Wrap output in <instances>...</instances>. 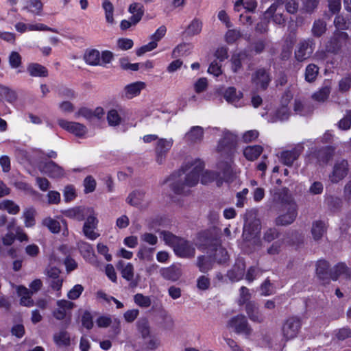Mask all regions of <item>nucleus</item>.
I'll return each mask as SVG.
<instances>
[{"instance_id": "nucleus-41", "label": "nucleus", "mask_w": 351, "mask_h": 351, "mask_svg": "<svg viewBox=\"0 0 351 351\" xmlns=\"http://www.w3.org/2000/svg\"><path fill=\"white\" fill-rule=\"evenodd\" d=\"M214 245L215 247L212 248L211 250H215V259L219 263H225L228 259L227 251L220 245L217 244V241H215Z\"/></svg>"}, {"instance_id": "nucleus-45", "label": "nucleus", "mask_w": 351, "mask_h": 351, "mask_svg": "<svg viewBox=\"0 0 351 351\" xmlns=\"http://www.w3.org/2000/svg\"><path fill=\"white\" fill-rule=\"evenodd\" d=\"M245 266L241 263L238 266H235L233 269L228 272V276L232 281H238L241 280L244 274Z\"/></svg>"}, {"instance_id": "nucleus-54", "label": "nucleus", "mask_w": 351, "mask_h": 351, "mask_svg": "<svg viewBox=\"0 0 351 351\" xmlns=\"http://www.w3.org/2000/svg\"><path fill=\"white\" fill-rule=\"evenodd\" d=\"M330 93V87L326 86L322 87L317 92L315 93L313 95V98L319 102H324L326 101Z\"/></svg>"}, {"instance_id": "nucleus-6", "label": "nucleus", "mask_w": 351, "mask_h": 351, "mask_svg": "<svg viewBox=\"0 0 351 351\" xmlns=\"http://www.w3.org/2000/svg\"><path fill=\"white\" fill-rule=\"evenodd\" d=\"M82 227L84 235L88 239L94 241L99 237V234L96 231L99 223L97 214L94 209L93 213L89 214L86 218Z\"/></svg>"}, {"instance_id": "nucleus-61", "label": "nucleus", "mask_w": 351, "mask_h": 351, "mask_svg": "<svg viewBox=\"0 0 351 351\" xmlns=\"http://www.w3.org/2000/svg\"><path fill=\"white\" fill-rule=\"evenodd\" d=\"M259 132L256 130H251L246 131L242 136V141L245 143H249L254 141L258 138Z\"/></svg>"}, {"instance_id": "nucleus-53", "label": "nucleus", "mask_w": 351, "mask_h": 351, "mask_svg": "<svg viewBox=\"0 0 351 351\" xmlns=\"http://www.w3.org/2000/svg\"><path fill=\"white\" fill-rule=\"evenodd\" d=\"M197 265L202 272H206L212 269L213 265L210 259L206 258L204 256L197 257Z\"/></svg>"}, {"instance_id": "nucleus-17", "label": "nucleus", "mask_w": 351, "mask_h": 351, "mask_svg": "<svg viewBox=\"0 0 351 351\" xmlns=\"http://www.w3.org/2000/svg\"><path fill=\"white\" fill-rule=\"evenodd\" d=\"M348 171V164L345 160L337 161L330 176V180L333 183H337L346 176Z\"/></svg>"}, {"instance_id": "nucleus-34", "label": "nucleus", "mask_w": 351, "mask_h": 351, "mask_svg": "<svg viewBox=\"0 0 351 351\" xmlns=\"http://www.w3.org/2000/svg\"><path fill=\"white\" fill-rule=\"evenodd\" d=\"M182 273L179 267L171 266L167 268H163L161 270V275L167 280L176 281L179 279Z\"/></svg>"}, {"instance_id": "nucleus-31", "label": "nucleus", "mask_w": 351, "mask_h": 351, "mask_svg": "<svg viewBox=\"0 0 351 351\" xmlns=\"http://www.w3.org/2000/svg\"><path fill=\"white\" fill-rule=\"evenodd\" d=\"M248 57L246 51L234 53L232 54L231 62V69L234 73L239 72L241 69L242 62H244Z\"/></svg>"}, {"instance_id": "nucleus-64", "label": "nucleus", "mask_w": 351, "mask_h": 351, "mask_svg": "<svg viewBox=\"0 0 351 351\" xmlns=\"http://www.w3.org/2000/svg\"><path fill=\"white\" fill-rule=\"evenodd\" d=\"M84 287L81 285H75L67 293V297L70 300H76L82 293Z\"/></svg>"}, {"instance_id": "nucleus-24", "label": "nucleus", "mask_w": 351, "mask_h": 351, "mask_svg": "<svg viewBox=\"0 0 351 351\" xmlns=\"http://www.w3.org/2000/svg\"><path fill=\"white\" fill-rule=\"evenodd\" d=\"M125 115V110L122 108H113L107 113V121L110 126L115 127L119 125Z\"/></svg>"}, {"instance_id": "nucleus-37", "label": "nucleus", "mask_w": 351, "mask_h": 351, "mask_svg": "<svg viewBox=\"0 0 351 351\" xmlns=\"http://www.w3.org/2000/svg\"><path fill=\"white\" fill-rule=\"evenodd\" d=\"M0 210H5L10 215H16L20 211V207L12 200L4 199L0 202Z\"/></svg>"}, {"instance_id": "nucleus-33", "label": "nucleus", "mask_w": 351, "mask_h": 351, "mask_svg": "<svg viewBox=\"0 0 351 351\" xmlns=\"http://www.w3.org/2000/svg\"><path fill=\"white\" fill-rule=\"evenodd\" d=\"M128 12L132 14V19L134 23H138L143 14H144V7L140 3L134 2L129 5Z\"/></svg>"}, {"instance_id": "nucleus-59", "label": "nucleus", "mask_w": 351, "mask_h": 351, "mask_svg": "<svg viewBox=\"0 0 351 351\" xmlns=\"http://www.w3.org/2000/svg\"><path fill=\"white\" fill-rule=\"evenodd\" d=\"M21 59V56L18 52L12 51L8 58L10 67L12 69L19 68L22 64Z\"/></svg>"}, {"instance_id": "nucleus-57", "label": "nucleus", "mask_w": 351, "mask_h": 351, "mask_svg": "<svg viewBox=\"0 0 351 351\" xmlns=\"http://www.w3.org/2000/svg\"><path fill=\"white\" fill-rule=\"evenodd\" d=\"M134 301L138 306L143 308H147L152 304L150 298L149 296H145L142 293H136L134 295Z\"/></svg>"}, {"instance_id": "nucleus-4", "label": "nucleus", "mask_w": 351, "mask_h": 351, "mask_svg": "<svg viewBox=\"0 0 351 351\" xmlns=\"http://www.w3.org/2000/svg\"><path fill=\"white\" fill-rule=\"evenodd\" d=\"M219 172L205 171L202 174L201 182L207 184L215 182L220 186L223 182H228L232 176V168L230 159L218 164Z\"/></svg>"}, {"instance_id": "nucleus-63", "label": "nucleus", "mask_w": 351, "mask_h": 351, "mask_svg": "<svg viewBox=\"0 0 351 351\" xmlns=\"http://www.w3.org/2000/svg\"><path fill=\"white\" fill-rule=\"evenodd\" d=\"M338 126L341 130H348L351 126V110L346 111L345 116L339 121Z\"/></svg>"}, {"instance_id": "nucleus-36", "label": "nucleus", "mask_w": 351, "mask_h": 351, "mask_svg": "<svg viewBox=\"0 0 351 351\" xmlns=\"http://www.w3.org/2000/svg\"><path fill=\"white\" fill-rule=\"evenodd\" d=\"M263 150V149L261 145L247 146L243 149V155L248 160L253 161L258 158L262 154Z\"/></svg>"}, {"instance_id": "nucleus-56", "label": "nucleus", "mask_w": 351, "mask_h": 351, "mask_svg": "<svg viewBox=\"0 0 351 351\" xmlns=\"http://www.w3.org/2000/svg\"><path fill=\"white\" fill-rule=\"evenodd\" d=\"M302 10L306 13H313L317 8L319 0H301Z\"/></svg>"}, {"instance_id": "nucleus-8", "label": "nucleus", "mask_w": 351, "mask_h": 351, "mask_svg": "<svg viewBox=\"0 0 351 351\" xmlns=\"http://www.w3.org/2000/svg\"><path fill=\"white\" fill-rule=\"evenodd\" d=\"M301 321L296 317L288 318L282 325V332L286 341L294 339L301 328Z\"/></svg>"}, {"instance_id": "nucleus-2", "label": "nucleus", "mask_w": 351, "mask_h": 351, "mask_svg": "<svg viewBox=\"0 0 351 351\" xmlns=\"http://www.w3.org/2000/svg\"><path fill=\"white\" fill-rule=\"evenodd\" d=\"M160 237L166 245L173 248L175 254L178 257L191 258L195 256V245L189 241L178 237L165 230L160 233Z\"/></svg>"}, {"instance_id": "nucleus-23", "label": "nucleus", "mask_w": 351, "mask_h": 351, "mask_svg": "<svg viewBox=\"0 0 351 351\" xmlns=\"http://www.w3.org/2000/svg\"><path fill=\"white\" fill-rule=\"evenodd\" d=\"M333 148H332L331 147H326L319 150L317 153H314L311 156H309L308 159L312 162H313V159H315L316 162L320 164H325L327 163L330 160L333 155Z\"/></svg>"}, {"instance_id": "nucleus-51", "label": "nucleus", "mask_w": 351, "mask_h": 351, "mask_svg": "<svg viewBox=\"0 0 351 351\" xmlns=\"http://www.w3.org/2000/svg\"><path fill=\"white\" fill-rule=\"evenodd\" d=\"M43 224L46 226L52 233H58L60 231V222L51 217H47L43 221Z\"/></svg>"}, {"instance_id": "nucleus-11", "label": "nucleus", "mask_w": 351, "mask_h": 351, "mask_svg": "<svg viewBox=\"0 0 351 351\" xmlns=\"http://www.w3.org/2000/svg\"><path fill=\"white\" fill-rule=\"evenodd\" d=\"M314 51V42L312 39L302 40L299 42L295 50V58L302 62L311 56Z\"/></svg>"}, {"instance_id": "nucleus-5", "label": "nucleus", "mask_w": 351, "mask_h": 351, "mask_svg": "<svg viewBox=\"0 0 351 351\" xmlns=\"http://www.w3.org/2000/svg\"><path fill=\"white\" fill-rule=\"evenodd\" d=\"M227 326L229 328L232 329L235 333L243 335L245 337H249L253 332L252 328L243 315H237L232 317L228 322Z\"/></svg>"}, {"instance_id": "nucleus-1", "label": "nucleus", "mask_w": 351, "mask_h": 351, "mask_svg": "<svg viewBox=\"0 0 351 351\" xmlns=\"http://www.w3.org/2000/svg\"><path fill=\"white\" fill-rule=\"evenodd\" d=\"M204 169V165L200 160H195L191 164H187L179 172L178 177L176 174L171 176L167 182L172 191L179 195L187 194L190 188L197 184L200 173Z\"/></svg>"}, {"instance_id": "nucleus-40", "label": "nucleus", "mask_w": 351, "mask_h": 351, "mask_svg": "<svg viewBox=\"0 0 351 351\" xmlns=\"http://www.w3.org/2000/svg\"><path fill=\"white\" fill-rule=\"evenodd\" d=\"M257 6V3L255 0H238L235 2L234 10L236 12H239L241 7L250 12H253Z\"/></svg>"}, {"instance_id": "nucleus-13", "label": "nucleus", "mask_w": 351, "mask_h": 351, "mask_svg": "<svg viewBox=\"0 0 351 351\" xmlns=\"http://www.w3.org/2000/svg\"><path fill=\"white\" fill-rule=\"evenodd\" d=\"M58 123L62 129L78 137H82L87 132L86 126L77 122L60 119L58 120Z\"/></svg>"}, {"instance_id": "nucleus-44", "label": "nucleus", "mask_w": 351, "mask_h": 351, "mask_svg": "<svg viewBox=\"0 0 351 351\" xmlns=\"http://www.w3.org/2000/svg\"><path fill=\"white\" fill-rule=\"evenodd\" d=\"M78 247L81 254L85 259L88 261L93 259L95 256L94 250L90 244L86 242H82L79 243Z\"/></svg>"}, {"instance_id": "nucleus-3", "label": "nucleus", "mask_w": 351, "mask_h": 351, "mask_svg": "<svg viewBox=\"0 0 351 351\" xmlns=\"http://www.w3.org/2000/svg\"><path fill=\"white\" fill-rule=\"evenodd\" d=\"M278 195L282 204V213L276 217L275 223L277 226H282L290 225L297 217V204L285 190L278 193Z\"/></svg>"}, {"instance_id": "nucleus-49", "label": "nucleus", "mask_w": 351, "mask_h": 351, "mask_svg": "<svg viewBox=\"0 0 351 351\" xmlns=\"http://www.w3.org/2000/svg\"><path fill=\"white\" fill-rule=\"evenodd\" d=\"M326 30V23L321 19L314 21L312 27V34L314 36L320 37Z\"/></svg>"}, {"instance_id": "nucleus-55", "label": "nucleus", "mask_w": 351, "mask_h": 351, "mask_svg": "<svg viewBox=\"0 0 351 351\" xmlns=\"http://www.w3.org/2000/svg\"><path fill=\"white\" fill-rule=\"evenodd\" d=\"M244 232H249L252 235H256L261 230V223L258 220L255 219L252 223H248L247 221L244 225Z\"/></svg>"}, {"instance_id": "nucleus-26", "label": "nucleus", "mask_w": 351, "mask_h": 351, "mask_svg": "<svg viewBox=\"0 0 351 351\" xmlns=\"http://www.w3.org/2000/svg\"><path fill=\"white\" fill-rule=\"evenodd\" d=\"M204 136V130L200 126H193L185 134L184 140L187 143H195L202 140Z\"/></svg>"}, {"instance_id": "nucleus-12", "label": "nucleus", "mask_w": 351, "mask_h": 351, "mask_svg": "<svg viewBox=\"0 0 351 351\" xmlns=\"http://www.w3.org/2000/svg\"><path fill=\"white\" fill-rule=\"evenodd\" d=\"M93 208L89 206H77L73 208L64 210L62 213L66 217L82 221L90 213H93Z\"/></svg>"}, {"instance_id": "nucleus-27", "label": "nucleus", "mask_w": 351, "mask_h": 351, "mask_svg": "<svg viewBox=\"0 0 351 351\" xmlns=\"http://www.w3.org/2000/svg\"><path fill=\"white\" fill-rule=\"evenodd\" d=\"M339 276L345 278L351 277V269L349 268L345 263H339L335 266L331 270L330 278L333 280H337Z\"/></svg>"}, {"instance_id": "nucleus-46", "label": "nucleus", "mask_w": 351, "mask_h": 351, "mask_svg": "<svg viewBox=\"0 0 351 351\" xmlns=\"http://www.w3.org/2000/svg\"><path fill=\"white\" fill-rule=\"evenodd\" d=\"M283 12V6L278 1H277L271 5V6L265 12L264 19L269 20L270 19L274 18V15H276L277 13Z\"/></svg>"}, {"instance_id": "nucleus-21", "label": "nucleus", "mask_w": 351, "mask_h": 351, "mask_svg": "<svg viewBox=\"0 0 351 351\" xmlns=\"http://www.w3.org/2000/svg\"><path fill=\"white\" fill-rule=\"evenodd\" d=\"M224 98L228 103L237 108L241 107L244 104L242 99L243 93L241 91H237L234 87H229L226 90Z\"/></svg>"}, {"instance_id": "nucleus-52", "label": "nucleus", "mask_w": 351, "mask_h": 351, "mask_svg": "<svg viewBox=\"0 0 351 351\" xmlns=\"http://www.w3.org/2000/svg\"><path fill=\"white\" fill-rule=\"evenodd\" d=\"M153 248L141 246L137 252V257L143 261H152L153 259Z\"/></svg>"}, {"instance_id": "nucleus-14", "label": "nucleus", "mask_w": 351, "mask_h": 351, "mask_svg": "<svg viewBox=\"0 0 351 351\" xmlns=\"http://www.w3.org/2000/svg\"><path fill=\"white\" fill-rule=\"evenodd\" d=\"M237 141V136L229 131L225 132L223 138L219 142L217 150L229 154L235 147Z\"/></svg>"}, {"instance_id": "nucleus-28", "label": "nucleus", "mask_w": 351, "mask_h": 351, "mask_svg": "<svg viewBox=\"0 0 351 351\" xmlns=\"http://www.w3.org/2000/svg\"><path fill=\"white\" fill-rule=\"evenodd\" d=\"M203 27V23L201 19L195 18L188 25L183 34L186 37H193L199 35Z\"/></svg>"}, {"instance_id": "nucleus-43", "label": "nucleus", "mask_w": 351, "mask_h": 351, "mask_svg": "<svg viewBox=\"0 0 351 351\" xmlns=\"http://www.w3.org/2000/svg\"><path fill=\"white\" fill-rule=\"evenodd\" d=\"M36 211L34 208H25L23 213V218L25 227L31 228L35 225Z\"/></svg>"}, {"instance_id": "nucleus-47", "label": "nucleus", "mask_w": 351, "mask_h": 351, "mask_svg": "<svg viewBox=\"0 0 351 351\" xmlns=\"http://www.w3.org/2000/svg\"><path fill=\"white\" fill-rule=\"evenodd\" d=\"M145 193L140 191H135L130 193L127 198L128 204L132 206H139L144 201Z\"/></svg>"}, {"instance_id": "nucleus-32", "label": "nucleus", "mask_w": 351, "mask_h": 351, "mask_svg": "<svg viewBox=\"0 0 351 351\" xmlns=\"http://www.w3.org/2000/svg\"><path fill=\"white\" fill-rule=\"evenodd\" d=\"M117 269L121 271V276L128 281H131L134 278V266L130 263H125L119 261L117 264Z\"/></svg>"}, {"instance_id": "nucleus-35", "label": "nucleus", "mask_w": 351, "mask_h": 351, "mask_svg": "<svg viewBox=\"0 0 351 351\" xmlns=\"http://www.w3.org/2000/svg\"><path fill=\"white\" fill-rule=\"evenodd\" d=\"M27 72L32 77H47V69L38 63H30L27 68Z\"/></svg>"}, {"instance_id": "nucleus-7", "label": "nucleus", "mask_w": 351, "mask_h": 351, "mask_svg": "<svg viewBox=\"0 0 351 351\" xmlns=\"http://www.w3.org/2000/svg\"><path fill=\"white\" fill-rule=\"evenodd\" d=\"M173 145L172 138H158L155 146L156 161L158 164H162L167 156V154Z\"/></svg>"}, {"instance_id": "nucleus-18", "label": "nucleus", "mask_w": 351, "mask_h": 351, "mask_svg": "<svg viewBox=\"0 0 351 351\" xmlns=\"http://www.w3.org/2000/svg\"><path fill=\"white\" fill-rule=\"evenodd\" d=\"M304 150L302 144H298L292 150L284 151L280 154V160L283 164L287 166H291L295 160Z\"/></svg>"}, {"instance_id": "nucleus-30", "label": "nucleus", "mask_w": 351, "mask_h": 351, "mask_svg": "<svg viewBox=\"0 0 351 351\" xmlns=\"http://www.w3.org/2000/svg\"><path fill=\"white\" fill-rule=\"evenodd\" d=\"M316 274L322 281H328L331 279V271H329V264L324 260H319L316 265Z\"/></svg>"}, {"instance_id": "nucleus-16", "label": "nucleus", "mask_w": 351, "mask_h": 351, "mask_svg": "<svg viewBox=\"0 0 351 351\" xmlns=\"http://www.w3.org/2000/svg\"><path fill=\"white\" fill-rule=\"evenodd\" d=\"M291 98L292 96L289 93L285 94L282 97V105L274 112V117L271 119L272 122L274 123L278 121H282L287 120L289 118L290 115V112L287 107V104H289Z\"/></svg>"}, {"instance_id": "nucleus-10", "label": "nucleus", "mask_w": 351, "mask_h": 351, "mask_svg": "<svg viewBox=\"0 0 351 351\" xmlns=\"http://www.w3.org/2000/svg\"><path fill=\"white\" fill-rule=\"evenodd\" d=\"M348 34L342 31H336L333 36L326 45V51L329 53H337L346 45Z\"/></svg>"}, {"instance_id": "nucleus-50", "label": "nucleus", "mask_w": 351, "mask_h": 351, "mask_svg": "<svg viewBox=\"0 0 351 351\" xmlns=\"http://www.w3.org/2000/svg\"><path fill=\"white\" fill-rule=\"evenodd\" d=\"M319 73V68L314 64H308L305 69V80L308 82L315 81Z\"/></svg>"}, {"instance_id": "nucleus-42", "label": "nucleus", "mask_w": 351, "mask_h": 351, "mask_svg": "<svg viewBox=\"0 0 351 351\" xmlns=\"http://www.w3.org/2000/svg\"><path fill=\"white\" fill-rule=\"evenodd\" d=\"M102 8L105 12V18L108 23L113 24L114 20V5L110 0H103Z\"/></svg>"}, {"instance_id": "nucleus-19", "label": "nucleus", "mask_w": 351, "mask_h": 351, "mask_svg": "<svg viewBox=\"0 0 351 351\" xmlns=\"http://www.w3.org/2000/svg\"><path fill=\"white\" fill-rule=\"evenodd\" d=\"M245 312L248 318L254 323L261 324L264 322L265 317L261 311L254 302H249L245 304Z\"/></svg>"}, {"instance_id": "nucleus-62", "label": "nucleus", "mask_w": 351, "mask_h": 351, "mask_svg": "<svg viewBox=\"0 0 351 351\" xmlns=\"http://www.w3.org/2000/svg\"><path fill=\"white\" fill-rule=\"evenodd\" d=\"M334 25L337 31L348 29L350 23L342 16H337L334 20Z\"/></svg>"}, {"instance_id": "nucleus-60", "label": "nucleus", "mask_w": 351, "mask_h": 351, "mask_svg": "<svg viewBox=\"0 0 351 351\" xmlns=\"http://www.w3.org/2000/svg\"><path fill=\"white\" fill-rule=\"evenodd\" d=\"M241 37V33L239 29H229L225 35L226 41L228 44H232L235 43Z\"/></svg>"}, {"instance_id": "nucleus-39", "label": "nucleus", "mask_w": 351, "mask_h": 351, "mask_svg": "<svg viewBox=\"0 0 351 351\" xmlns=\"http://www.w3.org/2000/svg\"><path fill=\"white\" fill-rule=\"evenodd\" d=\"M84 60L89 65H99L100 64L99 51L96 49L87 51L84 55Z\"/></svg>"}, {"instance_id": "nucleus-15", "label": "nucleus", "mask_w": 351, "mask_h": 351, "mask_svg": "<svg viewBox=\"0 0 351 351\" xmlns=\"http://www.w3.org/2000/svg\"><path fill=\"white\" fill-rule=\"evenodd\" d=\"M40 171L51 178H58L64 176V169L53 161L43 162L39 165Z\"/></svg>"}, {"instance_id": "nucleus-22", "label": "nucleus", "mask_w": 351, "mask_h": 351, "mask_svg": "<svg viewBox=\"0 0 351 351\" xmlns=\"http://www.w3.org/2000/svg\"><path fill=\"white\" fill-rule=\"evenodd\" d=\"M145 86V83L141 81L130 84L125 86L122 92V96L128 99H132L138 95Z\"/></svg>"}, {"instance_id": "nucleus-20", "label": "nucleus", "mask_w": 351, "mask_h": 351, "mask_svg": "<svg viewBox=\"0 0 351 351\" xmlns=\"http://www.w3.org/2000/svg\"><path fill=\"white\" fill-rule=\"evenodd\" d=\"M57 306L58 308L53 311V315L56 319L62 320L73 308L75 304L71 301L60 300L57 301Z\"/></svg>"}, {"instance_id": "nucleus-38", "label": "nucleus", "mask_w": 351, "mask_h": 351, "mask_svg": "<svg viewBox=\"0 0 351 351\" xmlns=\"http://www.w3.org/2000/svg\"><path fill=\"white\" fill-rule=\"evenodd\" d=\"M193 49V46L189 43H182L178 45L172 51V58H177L180 56H188Z\"/></svg>"}, {"instance_id": "nucleus-48", "label": "nucleus", "mask_w": 351, "mask_h": 351, "mask_svg": "<svg viewBox=\"0 0 351 351\" xmlns=\"http://www.w3.org/2000/svg\"><path fill=\"white\" fill-rule=\"evenodd\" d=\"M53 340L58 346H69L70 345V336L66 331H60L55 334Z\"/></svg>"}, {"instance_id": "nucleus-9", "label": "nucleus", "mask_w": 351, "mask_h": 351, "mask_svg": "<svg viewBox=\"0 0 351 351\" xmlns=\"http://www.w3.org/2000/svg\"><path fill=\"white\" fill-rule=\"evenodd\" d=\"M136 326L139 332L145 340L146 348L149 350L157 347V340L150 335V330L148 320L146 318H141L138 320Z\"/></svg>"}, {"instance_id": "nucleus-58", "label": "nucleus", "mask_w": 351, "mask_h": 351, "mask_svg": "<svg viewBox=\"0 0 351 351\" xmlns=\"http://www.w3.org/2000/svg\"><path fill=\"white\" fill-rule=\"evenodd\" d=\"M26 8L28 11L38 14L43 9V3L40 0H27Z\"/></svg>"}, {"instance_id": "nucleus-29", "label": "nucleus", "mask_w": 351, "mask_h": 351, "mask_svg": "<svg viewBox=\"0 0 351 351\" xmlns=\"http://www.w3.org/2000/svg\"><path fill=\"white\" fill-rule=\"evenodd\" d=\"M326 231L327 226L325 222L319 220L313 222L311 232L315 241H318L321 240L326 234Z\"/></svg>"}, {"instance_id": "nucleus-25", "label": "nucleus", "mask_w": 351, "mask_h": 351, "mask_svg": "<svg viewBox=\"0 0 351 351\" xmlns=\"http://www.w3.org/2000/svg\"><path fill=\"white\" fill-rule=\"evenodd\" d=\"M271 79L266 71L263 69L257 70L252 76L253 83L258 87L265 89L267 87Z\"/></svg>"}]
</instances>
